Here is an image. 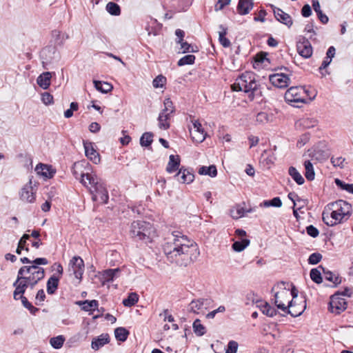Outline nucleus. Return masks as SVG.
Returning a JSON list of instances; mask_svg holds the SVG:
<instances>
[{"instance_id":"nucleus-1","label":"nucleus","mask_w":353,"mask_h":353,"mask_svg":"<svg viewBox=\"0 0 353 353\" xmlns=\"http://www.w3.org/2000/svg\"><path fill=\"white\" fill-rule=\"evenodd\" d=\"M163 249L170 262L183 266L196 260L199 255L197 244L179 231L168 236Z\"/></svg>"},{"instance_id":"nucleus-2","label":"nucleus","mask_w":353,"mask_h":353,"mask_svg":"<svg viewBox=\"0 0 353 353\" xmlns=\"http://www.w3.org/2000/svg\"><path fill=\"white\" fill-rule=\"evenodd\" d=\"M72 173L77 179L89 188L92 199L94 201L105 203L108 193L103 181L94 172L91 165L85 161L76 162L73 165Z\"/></svg>"},{"instance_id":"nucleus-3","label":"nucleus","mask_w":353,"mask_h":353,"mask_svg":"<svg viewBox=\"0 0 353 353\" xmlns=\"http://www.w3.org/2000/svg\"><path fill=\"white\" fill-rule=\"evenodd\" d=\"M45 276L43 268L37 265H26L21 267L17 274V278L13 285L15 287L14 299L18 300L17 295L23 294L28 287L33 288L34 286Z\"/></svg>"},{"instance_id":"nucleus-4","label":"nucleus","mask_w":353,"mask_h":353,"mask_svg":"<svg viewBox=\"0 0 353 353\" xmlns=\"http://www.w3.org/2000/svg\"><path fill=\"white\" fill-rule=\"evenodd\" d=\"M333 210L331 212L324 211L322 214L323 222L328 226H334L342 221L350 210V205L339 200L332 205Z\"/></svg>"},{"instance_id":"nucleus-5","label":"nucleus","mask_w":353,"mask_h":353,"mask_svg":"<svg viewBox=\"0 0 353 353\" xmlns=\"http://www.w3.org/2000/svg\"><path fill=\"white\" fill-rule=\"evenodd\" d=\"M130 236L136 241L150 242L156 236V231L148 222L137 221L132 223L130 230Z\"/></svg>"},{"instance_id":"nucleus-6","label":"nucleus","mask_w":353,"mask_h":353,"mask_svg":"<svg viewBox=\"0 0 353 353\" xmlns=\"http://www.w3.org/2000/svg\"><path fill=\"white\" fill-rule=\"evenodd\" d=\"M317 95L316 90H287L285 93L286 102L294 107L298 103H307L312 101Z\"/></svg>"},{"instance_id":"nucleus-7","label":"nucleus","mask_w":353,"mask_h":353,"mask_svg":"<svg viewBox=\"0 0 353 353\" xmlns=\"http://www.w3.org/2000/svg\"><path fill=\"white\" fill-rule=\"evenodd\" d=\"M285 283L281 282L272 288V291H276L274 293V303L278 309L283 312L287 311L288 303L291 301V293L289 289L285 288Z\"/></svg>"},{"instance_id":"nucleus-8","label":"nucleus","mask_w":353,"mask_h":353,"mask_svg":"<svg viewBox=\"0 0 353 353\" xmlns=\"http://www.w3.org/2000/svg\"><path fill=\"white\" fill-rule=\"evenodd\" d=\"M231 88H256L255 75L250 72L242 74L236 79Z\"/></svg>"},{"instance_id":"nucleus-9","label":"nucleus","mask_w":353,"mask_h":353,"mask_svg":"<svg viewBox=\"0 0 353 353\" xmlns=\"http://www.w3.org/2000/svg\"><path fill=\"white\" fill-rule=\"evenodd\" d=\"M247 299L255 303L256 307L266 316L272 317L276 314V311L274 307L270 306L268 303L259 299L254 294H248L247 295Z\"/></svg>"},{"instance_id":"nucleus-10","label":"nucleus","mask_w":353,"mask_h":353,"mask_svg":"<svg viewBox=\"0 0 353 353\" xmlns=\"http://www.w3.org/2000/svg\"><path fill=\"white\" fill-rule=\"evenodd\" d=\"M347 308V301L340 293H335L330 297L329 310L335 314H339Z\"/></svg>"},{"instance_id":"nucleus-11","label":"nucleus","mask_w":353,"mask_h":353,"mask_svg":"<svg viewBox=\"0 0 353 353\" xmlns=\"http://www.w3.org/2000/svg\"><path fill=\"white\" fill-rule=\"evenodd\" d=\"M70 275H74L76 279L81 280L84 272V262L80 256L72 257L68 264Z\"/></svg>"},{"instance_id":"nucleus-12","label":"nucleus","mask_w":353,"mask_h":353,"mask_svg":"<svg viewBox=\"0 0 353 353\" xmlns=\"http://www.w3.org/2000/svg\"><path fill=\"white\" fill-rule=\"evenodd\" d=\"M190 133L192 140L196 143H201L205 139L206 134L201 123L197 120L192 121V127L190 128Z\"/></svg>"},{"instance_id":"nucleus-13","label":"nucleus","mask_w":353,"mask_h":353,"mask_svg":"<svg viewBox=\"0 0 353 353\" xmlns=\"http://www.w3.org/2000/svg\"><path fill=\"white\" fill-rule=\"evenodd\" d=\"M296 48L298 53L305 59H308L312 55V46L310 42L305 38H302L297 42Z\"/></svg>"},{"instance_id":"nucleus-14","label":"nucleus","mask_w":353,"mask_h":353,"mask_svg":"<svg viewBox=\"0 0 353 353\" xmlns=\"http://www.w3.org/2000/svg\"><path fill=\"white\" fill-rule=\"evenodd\" d=\"M36 190L33 188L32 181L26 184L20 192V198L23 201L32 203L35 201Z\"/></svg>"},{"instance_id":"nucleus-15","label":"nucleus","mask_w":353,"mask_h":353,"mask_svg":"<svg viewBox=\"0 0 353 353\" xmlns=\"http://www.w3.org/2000/svg\"><path fill=\"white\" fill-rule=\"evenodd\" d=\"M270 81L276 88H285L288 86L290 78L283 73H275L270 75Z\"/></svg>"},{"instance_id":"nucleus-16","label":"nucleus","mask_w":353,"mask_h":353,"mask_svg":"<svg viewBox=\"0 0 353 353\" xmlns=\"http://www.w3.org/2000/svg\"><path fill=\"white\" fill-rule=\"evenodd\" d=\"M83 144L85 156L94 163L98 164L101 158L99 152L94 149L93 143L88 141H83Z\"/></svg>"},{"instance_id":"nucleus-17","label":"nucleus","mask_w":353,"mask_h":353,"mask_svg":"<svg viewBox=\"0 0 353 353\" xmlns=\"http://www.w3.org/2000/svg\"><path fill=\"white\" fill-rule=\"evenodd\" d=\"M306 307L305 301L298 303L296 300L291 299L288 303L287 311L285 312L290 314L292 316H298L301 315Z\"/></svg>"},{"instance_id":"nucleus-18","label":"nucleus","mask_w":353,"mask_h":353,"mask_svg":"<svg viewBox=\"0 0 353 353\" xmlns=\"http://www.w3.org/2000/svg\"><path fill=\"white\" fill-rule=\"evenodd\" d=\"M175 178L181 183L189 184L194 181V175L189 170L181 168L175 175Z\"/></svg>"},{"instance_id":"nucleus-19","label":"nucleus","mask_w":353,"mask_h":353,"mask_svg":"<svg viewBox=\"0 0 353 353\" xmlns=\"http://www.w3.org/2000/svg\"><path fill=\"white\" fill-rule=\"evenodd\" d=\"M272 8H274V14L276 20H278L279 22L286 25L288 27H290L292 23V17L290 16V14L284 12L281 9L275 8L272 5L271 6Z\"/></svg>"},{"instance_id":"nucleus-20","label":"nucleus","mask_w":353,"mask_h":353,"mask_svg":"<svg viewBox=\"0 0 353 353\" xmlns=\"http://www.w3.org/2000/svg\"><path fill=\"white\" fill-rule=\"evenodd\" d=\"M110 336L108 334H102L97 337L92 339L91 343V347L94 350L97 351L99 348L104 346L105 344L109 343Z\"/></svg>"},{"instance_id":"nucleus-21","label":"nucleus","mask_w":353,"mask_h":353,"mask_svg":"<svg viewBox=\"0 0 353 353\" xmlns=\"http://www.w3.org/2000/svg\"><path fill=\"white\" fill-rule=\"evenodd\" d=\"M119 272L120 270L119 268L108 269L103 271L101 274V281L103 285H104L105 283L112 281L114 278L118 276Z\"/></svg>"},{"instance_id":"nucleus-22","label":"nucleus","mask_w":353,"mask_h":353,"mask_svg":"<svg viewBox=\"0 0 353 353\" xmlns=\"http://www.w3.org/2000/svg\"><path fill=\"white\" fill-rule=\"evenodd\" d=\"M37 173L46 179H51L54 174L52 167L46 164H38L35 168Z\"/></svg>"},{"instance_id":"nucleus-23","label":"nucleus","mask_w":353,"mask_h":353,"mask_svg":"<svg viewBox=\"0 0 353 353\" xmlns=\"http://www.w3.org/2000/svg\"><path fill=\"white\" fill-rule=\"evenodd\" d=\"M253 0H239L237 6L238 12L241 15H245L253 8Z\"/></svg>"},{"instance_id":"nucleus-24","label":"nucleus","mask_w":353,"mask_h":353,"mask_svg":"<svg viewBox=\"0 0 353 353\" xmlns=\"http://www.w3.org/2000/svg\"><path fill=\"white\" fill-rule=\"evenodd\" d=\"M180 161L179 156L171 154L169 157V161L166 167V171L168 173H173L174 172L179 170Z\"/></svg>"},{"instance_id":"nucleus-25","label":"nucleus","mask_w":353,"mask_h":353,"mask_svg":"<svg viewBox=\"0 0 353 353\" xmlns=\"http://www.w3.org/2000/svg\"><path fill=\"white\" fill-rule=\"evenodd\" d=\"M77 304L81 306V309L85 312H93L98 308L99 303L97 300H85L77 302Z\"/></svg>"},{"instance_id":"nucleus-26","label":"nucleus","mask_w":353,"mask_h":353,"mask_svg":"<svg viewBox=\"0 0 353 353\" xmlns=\"http://www.w3.org/2000/svg\"><path fill=\"white\" fill-rule=\"evenodd\" d=\"M51 78V73L50 72H45L38 77L37 82L41 88H49Z\"/></svg>"},{"instance_id":"nucleus-27","label":"nucleus","mask_w":353,"mask_h":353,"mask_svg":"<svg viewBox=\"0 0 353 353\" xmlns=\"http://www.w3.org/2000/svg\"><path fill=\"white\" fill-rule=\"evenodd\" d=\"M172 114L171 112L161 111L158 117L159 128L166 130L170 128L169 120Z\"/></svg>"},{"instance_id":"nucleus-28","label":"nucleus","mask_w":353,"mask_h":353,"mask_svg":"<svg viewBox=\"0 0 353 353\" xmlns=\"http://www.w3.org/2000/svg\"><path fill=\"white\" fill-rule=\"evenodd\" d=\"M252 210H245L242 205H237L230 210V215L234 219H240L247 212H251Z\"/></svg>"},{"instance_id":"nucleus-29","label":"nucleus","mask_w":353,"mask_h":353,"mask_svg":"<svg viewBox=\"0 0 353 353\" xmlns=\"http://www.w3.org/2000/svg\"><path fill=\"white\" fill-rule=\"evenodd\" d=\"M316 121L310 118H303L296 122V128H310L316 125Z\"/></svg>"},{"instance_id":"nucleus-30","label":"nucleus","mask_w":353,"mask_h":353,"mask_svg":"<svg viewBox=\"0 0 353 353\" xmlns=\"http://www.w3.org/2000/svg\"><path fill=\"white\" fill-rule=\"evenodd\" d=\"M288 174L298 185H303L304 183L305 180L303 177L296 168L290 166L288 170Z\"/></svg>"},{"instance_id":"nucleus-31","label":"nucleus","mask_w":353,"mask_h":353,"mask_svg":"<svg viewBox=\"0 0 353 353\" xmlns=\"http://www.w3.org/2000/svg\"><path fill=\"white\" fill-rule=\"evenodd\" d=\"M198 173L201 175H208L214 177L217 174V170L215 165H212L208 167L201 166L199 168Z\"/></svg>"},{"instance_id":"nucleus-32","label":"nucleus","mask_w":353,"mask_h":353,"mask_svg":"<svg viewBox=\"0 0 353 353\" xmlns=\"http://www.w3.org/2000/svg\"><path fill=\"white\" fill-rule=\"evenodd\" d=\"M319 268L323 270L324 278L325 280L332 282L335 285L339 284L341 282V279L338 275L329 270H325L321 266H319Z\"/></svg>"},{"instance_id":"nucleus-33","label":"nucleus","mask_w":353,"mask_h":353,"mask_svg":"<svg viewBox=\"0 0 353 353\" xmlns=\"http://www.w3.org/2000/svg\"><path fill=\"white\" fill-rule=\"evenodd\" d=\"M305 167V176L308 181H313L315 177V172L313 165L310 161H305L304 162Z\"/></svg>"},{"instance_id":"nucleus-34","label":"nucleus","mask_w":353,"mask_h":353,"mask_svg":"<svg viewBox=\"0 0 353 353\" xmlns=\"http://www.w3.org/2000/svg\"><path fill=\"white\" fill-rule=\"evenodd\" d=\"M219 28L221 30L219 32V40L223 47L228 48L230 46L231 43L230 40L225 37V34H227V28H225L223 25H221Z\"/></svg>"},{"instance_id":"nucleus-35","label":"nucleus","mask_w":353,"mask_h":353,"mask_svg":"<svg viewBox=\"0 0 353 353\" xmlns=\"http://www.w3.org/2000/svg\"><path fill=\"white\" fill-rule=\"evenodd\" d=\"M59 278L54 276H51L47 282V292L49 294L54 293L58 288Z\"/></svg>"},{"instance_id":"nucleus-36","label":"nucleus","mask_w":353,"mask_h":353,"mask_svg":"<svg viewBox=\"0 0 353 353\" xmlns=\"http://www.w3.org/2000/svg\"><path fill=\"white\" fill-rule=\"evenodd\" d=\"M114 335L118 341L123 342L126 341L129 332L125 328L120 327L115 329Z\"/></svg>"},{"instance_id":"nucleus-37","label":"nucleus","mask_w":353,"mask_h":353,"mask_svg":"<svg viewBox=\"0 0 353 353\" xmlns=\"http://www.w3.org/2000/svg\"><path fill=\"white\" fill-rule=\"evenodd\" d=\"M261 207H275L280 208L282 206V201L279 197H274L272 200H265L260 204Z\"/></svg>"},{"instance_id":"nucleus-38","label":"nucleus","mask_w":353,"mask_h":353,"mask_svg":"<svg viewBox=\"0 0 353 353\" xmlns=\"http://www.w3.org/2000/svg\"><path fill=\"white\" fill-rule=\"evenodd\" d=\"M203 299H197L192 301L189 305V311L194 313H198L203 308Z\"/></svg>"},{"instance_id":"nucleus-39","label":"nucleus","mask_w":353,"mask_h":353,"mask_svg":"<svg viewBox=\"0 0 353 353\" xmlns=\"http://www.w3.org/2000/svg\"><path fill=\"white\" fill-rule=\"evenodd\" d=\"M18 299L21 300V303L23 305L27 308L32 314H34L37 311L38 308L34 307L27 299L26 297L23 296V294H20L17 295Z\"/></svg>"},{"instance_id":"nucleus-40","label":"nucleus","mask_w":353,"mask_h":353,"mask_svg":"<svg viewBox=\"0 0 353 353\" xmlns=\"http://www.w3.org/2000/svg\"><path fill=\"white\" fill-rule=\"evenodd\" d=\"M250 244V240L247 239H242L241 241H235L232 244V248L236 252H241Z\"/></svg>"},{"instance_id":"nucleus-41","label":"nucleus","mask_w":353,"mask_h":353,"mask_svg":"<svg viewBox=\"0 0 353 353\" xmlns=\"http://www.w3.org/2000/svg\"><path fill=\"white\" fill-rule=\"evenodd\" d=\"M139 300V296L137 293H130L127 299H123V304L126 307H131L135 305Z\"/></svg>"},{"instance_id":"nucleus-42","label":"nucleus","mask_w":353,"mask_h":353,"mask_svg":"<svg viewBox=\"0 0 353 353\" xmlns=\"http://www.w3.org/2000/svg\"><path fill=\"white\" fill-rule=\"evenodd\" d=\"M106 10L110 14L114 16H118L121 13L119 6L114 2H109L106 5Z\"/></svg>"},{"instance_id":"nucleus-43","label":"nucleus","mask_w":353,"mask_h":353,"mask_svg":"<svg viewBox=\"0 0 353 353\" xmlns=\"http://www.w3.org/2000/svg\"><path fill=\"white\" fill-rule=\"evenodd\" d=\"M65 341V338L62 335L52 337L50 340V345L55 349L61 348Z\"/></svg>"},{"instance_id":"nucleus-44","label":"nucleus","mask_w":353,"mask_h":353,"mask_svg":"<svg viewBox=\"0 0 353 353\" xmlns=\"http://www.w3.org/2000/svg\"><path fill=\"white\" fill-rule=\"evenodd\" d=\"M193 330L198 336H203L205 333V327L201 323L199 319H196L193 323Z\"/></svg>"},{"instance_id":"nucleus-45","label":"nucleus","mask_w":353,"mask_h":353,"mask_svg":"<svg viewBox=\"0 0 353 353\" xmlns=\"http://www.w3.org/2000/svg\"><path fill=\"white\" fill-rule=\"evenodd\" d=\"M330 161L335 168H343L347 164L345 159L343 157H332Z\"/></svg>"},{"instance_id":"nucleus-46","label":"nucleus","mask_w":353,"mask_h":353,"mask_svg":"<svg viewBox=\"0 0 353 353\" xmlns=\"http://www.w3.org/2000/svg\"><path fill=\"white\" fill-rule=\"evenodd\" d=\"M152 138L153 134L152 133L145 132L140 139V144L142 146L148 147L152 143L153 141Z\"/></svg>"},{"instance_id":"nucleus-47","label":"nucleus","mask_w":353,"mask_h":353,"mask_svg":"<svg viewBox=\"0 0 353 353\" xmlns=\"http://www.w3.org/2000/svg\"><path fill=\"white\" fill-rule=\"evenodd\" d=\"M310 275L311 279L316 283L319 284L322 283L323 279L321 276V272L319 270V268L312 269Z\"/></svg>"},{"instance_id":"nucleus-48","label":"nucleus","mask_w":353,"mask_h":353,"mask_svg":"<svg viewBox=\"0 0 353 353\" xmlns=\"http://www.w3.org/2000/svg\"><path fill=\"white\" fill-rule=\"evenodd\" d=\"M195 56L193 54H188L181 58L178 61V65L182 66L194 63Z\"/></svg>"},{"instance_id":"nucleus-49","label":"nucleus","mask_w":353,"mask_h":353,"mask_svg":"<svg viewBox=\"0 0 353 353\" xmlns=\"http://www.w3.org/2000/svg\"><path fill=\"white\" fill-rule=\"evenodd\" d=\"M166 78L160 74L158 75L152 81V85L154 88H163L165 85Z\"/></svg>"},{"instance_id":"nucleus-50","label":"nucleus","mask_w":353,"mask_h":353,"mask_svg":"<svg viewBox=\"0 0 353 353\" xmlns=\"http://www.w3.org/2000/svg\"><path fill=\"white\" fill-rule=\"evenodd\" d=\"M238 343L235 341H230L228 343L225 353H236L238 350Z\"/></svg>"},{"instance_id":"nucleus-51","label":"nucleus","mask_w":353,"mask_h":353,"mask_svg":"<svg viewBox=\"0 0 353 353\" xmlns=\"http://www.w3.org/2000/svg\"><path fill=\"white\" fill-rule=\"evenodd\" d=\"M256 121L259 123H266L270 121V116L265 112H259L256 114Z\"/></svg>"},{"instance_id":"nucleus-52","label":"nucleus","mask_w":353,"mask_h":353,"mask_svg":"<svg viewBox=\"0 0 353 353\" xmlns=\"http://www.w3.org/2000/svg\"><path fill=\"white\" fill-rule=\"evenodd\" d=\"M335 183L338 186L341 187L343 190H345L353 194V184L345 183L338 179L335 180Z\"/></svg>"},{"instance_id":"nucleus-53","label":"nucleus","mask_w":353,"mask_h":353,"mask_svg":"<svg viewBox=\"0 0 353 353\" xmlns=\"http://www.w3.org/2000/svg\"><path fill=\"white\" fill-rule=\"evenodd\" d=\"M41 101L46 105H51L54 103L52 95L48 92L41 94Z\"/></svg>"},{"instance_id":"nucleus-54","label":"nucleus","mask_w":353,"mask_h":353,"mask_svg":"<svg viewBox=\"0 0 353 353\" xmlns=\"http://www.w3.org/2000/svg\"><path fill=\"white\" fill-rule=\"evenodd\" d=\"M163 104H164V108L162 110L163 112H171V113H173L174 112V108L173 106V103L169 98L165 99Z\"/></svg>"},{"instance_id":"nucleus-55","label":"nucleus","mask_w":353,"mask_h":353,"mask_svg":"<svg viewBox=\"0 0 353 353\" xmlns=\"http://www.w3.org/2000/svg\"><path fill=\"white\" fill-rule=\"evenodd\" d=\"M322 259V255L319 253L312 254L308 259V263L310 264L315 265L317 264Z\"/></svg>"},{"instance_id":"nucleus-56","label":"nucleus","mask_w":353,"mask_h":353,"mask_svg":"<svg viewBox=\"0 0 353 353\" xmlns=\"http://www.w3.org/2000/svg\"><path fill=\"white\" fill-rule=\"evenodd\" d=\"M310 140V135L308 134H302L296 143L298 148H301L304 146Z\"/></svg>"},{"instance_id":"nucleus-57","label":"nucleus","mask_w":353,"mask_h":353,"mask_svg":"<svg viewBox=\"0 0 353 353\" xmlns=\"http://www.w3.org/2000/svg\"><path fill=\"white\" fill-rule=\"evenodd\" d=\"M179 43L181 44V50L182 53H185L188 52H195V50H193L192 46L186 41H183Z\"/></svg>"},{"instance_id":"nucleus-58","label":"nucleus","mask_w":353,"mask_h":353,"mask_svg":"<svg viewBox=\"0 0 353 353\" xmlns=\"http://www.w3.org/2000/svg\"><path fill=\"white\" fill-rule=\"evenodd\" d=\"M306 231L308 235L314 238L318 236L319 234L318 229L312 225L306 228Z\"/></svg>"},{"instance_id":"nucleus-59","label":"nucleus","mask_w":353,"mask_h":353,"mask_svg":"<svg viewBox=\"0 0 353 353\" xmlns=\"http://www.w3.org/2000/svg\"><path fill=\"white\" fill-rule=\"evenodd\" d=\"M46 298V294L43 291V290H39L36 295L35 299H36V304L39 305L41 302L44 301Z\"/></svg>"},{"instance_id":"nucleus-60","label":"nucleus","mask_w":353,"mask_h":353,"mask_svg":"<svg viewBox=\"0 0 353 353\" xmlns=\"http://www.w3.org/2000/svg\"><path fill=\"white\" fill-rule=\"evenodd\" d=\"M231 0H218L216 4L215 5V10H221L225 6L228 5L230 3Z\"/></svg>"},{"instance_id":"nucleus-61","label":"nucleus","mask_w":353,"mask_h":353,"mask_svg":"<svg viewBox=\"0 0 353 353\" xmlns=\"http://www.w3.org/2000/svg\"><path fill=\"white\" fill-rule=\"evenodd\" d=\"M301 14L304 17H308L312 14V9L310 5L305 4L301 9Z\"/></svg>"},{"instance_id":"nucleus-62","label":"nucleus","mask_w":353,"mask_h":353,"mask_svg":"<svg viewBox=\"0 0 353 353\" xmlns=\"http://www.w3.org/2000/svg\"><path fill=\"white\" fill-rule=\"evenodd\" d=\"M265 53H260L256 54L255 58V64L259 65V63H262L265 60H268L266 57Z\"/></svg>"},{"instance_id":"nucleus-63","label":"nucleus","mask_w":353,"mask_h":353,"mask_svg":"<svg viewBox=\"0 0 353 353\" xmlns=\"http://www.w3.org/2000/svg\"><path fill=\"white\" fill-rule=\"evenodd\" d=\"M248 141L250 142V148L256 146L259 141V138L256 136L250 135L248 137Z\"/></svg>"},{"instance_id":"nucleus-64","label":"nucleus","mask_w":353,"mask_h":353,"mask_svg":"<svg viewBox=\"0 0 353 353\" xmlns=\"http://www.w3.org/2000/svg\"><path fill=\"white\" fill-rule=\"evenodd\" d=\"M101 129L100 125L97 122H92L89 125V130L91 132L96 133L98 132Z\"/></svg>"}]
</instances>
